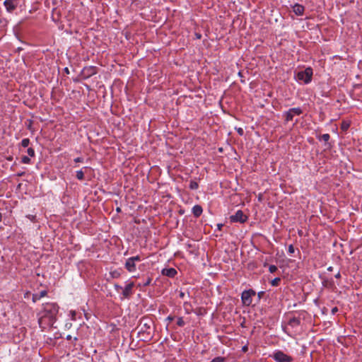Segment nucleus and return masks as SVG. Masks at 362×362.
Instances as JSON below:
<instances>
[{
  "label": "nucleus",
  "instance_id": "f257e3e1",
  "mask_svg": "<svg viewBox=\"0 0 362 362\" xmlns=\"http://www.w3.org/2000/svg\"><path fill=\"white\" fill-rule=\"evenodd\" d=\"M59 308L54 303H47L43 305V310L39 314L38 324L44 329L46 326L52 325L58 313Z\"/></svg>",
  "mask_w": 362,
  "mask_h": 362
},
{
  "label": "nucleus",
  "instance_id": "f03ea898",
  "mask_svg": "<svg viewBox=\"0 0 362 362\" xmlns=\"http://www.w3.org/2000/svg\"><path fill=\"white\" fill-rule=\"evenodd\" d=\"M134 284L133 282L127 284L124 288L115 284V288L116 289L117 292L119 293H121L122 296L121 297L122 299L125 298H129L132 293V288L134 287Z\"/></svg>",
  "mask_w": 362,
  "mask_h": 362
},
{
  "label": "nucleus",
  "instance_id": "7ed1b4c3",
  "mask_svg": "<svg viewBox=\"0 0 362 362\" xmlns=\"http://www.w3.org/2000/svg\"><path fill=\"white\" fill-rule=\"evenodd\" d=\"M313 70L311 68H307L303 71L298 72L296 78L298 81L304 83H308L311 81Z\"/></svg>",
  "mask_w": 362,
  "mask_h": 362
},
{
  "label": "nucleus",
  "instance_id": "20e7f679",
  "mask_svg": "<svg viewBox=\"0 0 362 362\" xmlns=\"http://www.w3.org/2000/svg\"><path fill=\"white\" fill-rule=\"evenodd\" d=\"M255 291L252 289L244 291L241 295V299L243 305L246 306L250 305L252 302V297L255 296Z\"/></svg>",
  "mask_w": 362,
  "mask_h": 362
},
{
  "label": "nucleus",
  "instance_id": "39448f33",
  "mask_svg": "<svg viewBox=\"0 0 362 362\" xmlns=\"http://www.w3.org/2000/svg\"><path fill=\"white\" fill-rule=\"evenodd\" d=\"M302 114V110L300 107H293L289 109L288 111L284 113L285 120L286 122L292 121L294 116L300 115Z\"/></svg>",
  "mask_w": 362,
  "mask_h": 362
},
{
  "label": "nucleus",
  "instance_id": "423d86ee",
  "mask_svg": "<svg viewBox=\"0 0 362 362\" xmlns=\"http://www.w3.org/2000/svg\"><path fill=\"white\" fill-rule=\"evenodd\" d=\"M273 358L276 362H291L292 358L281 351H277L273 354Z\"/></svg>",
  "mask_w": 362,
  "mask_h": 362
},
{
  "label": "nucleus",
  "instance_id": "0eeeda50",
  "mask_svg": "<svg viewBox=\"0 0 362 362\" xmlns=\"http://www.w3.org/2000/svg\"><path fill=\"white\" fill-rule=\"evenodd\" d=\"M247 219V216L245 215L241 210L237 211L234 215L230 216V221L232 222L245 223Z\"/></svg>",
  "mask_w": 362,
  "mask_h": 362
},
{
  "label": "nucleus",
  "instance_id": "6e6552de",
  "mask_svg": "<svg viewBox=\"0 0 362 362\" xmlns=\"http://www.w3.org/2000/svg\"><path fill=\"white\" fill-rule=\"evenodd\" d=\"M4 4L8 12H12L17 7V1L16 0H6Z\"/></svg>",
  "mask_w": 362,
  "mask_h": 362
},
{
  "label": "nucleus",
  "instance_id": "1a4fd4ad",
  "mask_svg": "<svg viewBox=\"0 0 362 362\" xmlns=\"http://www.w3.org/2000/svg\"><path fill=\"white\" fill-rule=\"evenodd\" d=\"M161 274L168 277L173 278L177 274V271L174 268H164L162 269Z\"/></svg>",
  "mask_w": 362,
  "mask_h": 362
},
{
  "label": "nucleus",
  "instance_id": "9d476101",
  "mask_svg": "<svg viewBox=\"0 0 362 362\" xmlns=\"http://www.w3.org/2000/svg\"><path fill=\"white\" fill-rule=\"evenodd\" d=\"M125 268L129 272H133L136 270V263L133 261V259L129 258L127 259L125 262Z\"/></svg>",
  "mask_w": 362,
  "mask_h": 362
},
{
  "label": "nucleus",
  "instance_id": "9b49d317",
  "mask_svg": "<svg viewBox=\"0 0 362 362\" xmlns=\"http://www.w3.org/2000/svg\"><path fill=\"white\" fill-rule=\"evenodd\" d=\"M304 7L300 4H295L293 7V12L298 16H302L304 13Z\"/></svg>",
  "mask_w": 362,
  "mask_h": 362
},
{
  "label": "nucleus",
  "instance_id": "f8f14e48",
  "mask_svg": "<svg viewBox=\"0 0 362 362\" xmlns=\"http://www.w3.org/2000/svg\"><path fill=\"white\" fill-rule=\"evenodd\" d=\"M47 295L46 291H42L39 293H35L33 295V301L35 303L39 300L41 298L45 297Z\"/></svg>",
  "mask_w": 362,
  "mask_h": 362
},
{
  "label": "nucleus",
  "instance_id": "ddd939ff",
  "mask_svg": "<svg viewBox=\"0 0 362 362\" xmlns=\"http://www.w3.org/2000/svg\"><path fill=\"white\" fill-rule=\"evenodd\" d=\"M202 208L199 205H195L192 208V213L196 217H199L202 214Z\"/></svg>",
  "mask_w": 362,
  "mask_h": 362
},
{
  "label": "nucleus",
  "instance_id": "4468645a",
  "mask_svg": "<svg viewBox=\"0 0 362 362\" xmlns=\"http://www.w3.org/2000/svg\"><path fill=\"white\" fill-rule=\"evenodd\" d=\"M151 281L152 278L150 276H147V278L143 282H140L137 284V287L141 289L142 288L148 286L151 284Z\"/></svg>",
  "mask_w": 362,
  "mask_h": 362
},
{
  "label": "nucleus",
  "instance_id": "2eb2a0df",
  "mask_svg": "<svg viewBox=\"0 0 362 362\" xmlns=\"http://www.w3.org/2000/svg\"><path fill=\"white\" fill-rule=\"evenodd\" d=\"M95 74V69L93 67L86 68L83 70L84 76H89Z\"/></svg>",
  "mask_w": 362,
  "mask_h": 362
},
{
  "label": "nucleus",
  "instance_id": "dca6fc26",
  "mask_svg": "<svg viewBox=\"0 0 362 362\" xmlns=\"http://www.w3.org/2000/svg\"><path fill=\"white\" fill-rule=\"evenodd\" d=\"M300 320L297 317H292L288 321V325L292 326V327H295V326H298L300 325Z\"/></svg>",
  "mask_w": 362,
  "mask_h": 362
},
{
  "label": "nucleus",
  "instance_id": "f3484780",
  "mask_svg": "<svg viewBox=\"0 0 362 362\" xmlns=\"http://www.w3.org/2000/svg\"><path fill=\"white\" fill-rule=\"evenodd\" d=\"M350 126V123L348 121H343L341 124V128L343 131H346Z\"/></svg>",
  "mask_w": 362,
  "mask_h": 362
},
{
  "label": "nucleus",
  "instance_id": "a211bd4d",
  "mask_svg": "<svg viewBox=\"0 0 362 362\" xmlns=\"http://www.w3.org/2000/svg\"><path fill=\"white\" fill-rule=\"evenodd\" d=\"M76 178L79 180H82L84 178V173L82 170L76 171Z\"/></svg>",
  "mask_w": 362,
  "mask_h": 362
},
{
  "label": "nucleus",
  "instance_id": "6ab92c4d",
  "mask_svg": "<svg viewBox=\"0 0 362 362\" xmlns=\"http://www.w3.org/2000/svg\"><path fill=\"white\" fill-rule=\"evenodd\" d=\"M199 185H198V183L195 181H190V183H189V188L191 189H197L198 188Z\"/></svg>",
  "mask_w": 362,
  "mask_h": 362
},
{
  "label": "nucleus",
  "instance_id": "aec40b11",
  "mask_svg": "<svg viewBox=\"0 0 362 362\" xmlns=\"http://www.w3.org/2000/svg\"><path fill=\"white\" fill-rule=\"evenodd\" d=\"M30 144V139H23L22 141H21V146L24 148L25 147H28V145Z\"/></svg>",
  "mask_w": 362,
  "mask_h": 362
},
{
  "label": "nucleus",
  "instance_id": "412c9836",
  "mask_svg": "<svg viewBox=\"0 0 362 362\" xmlns=\"http://www.w3.org/2000/svg\"><path fill=\"white\" fill-rule=\"evenodd\" d=\"M281 281V279L277 277V278H275L272 281H271V284L273 286H277L279 284Z\"/></svg>",
  "mask_w": 362,
  "mask_h": 362
},
{
  "label": "nucleus",
  "instance_id": "4be33fe9",
  "mask_svg": "<svg viewBox=\"0 0 362 362\" xmlns=\"http://www.w3.org/2000/svg\"><path fill=\"white\" fill-rule=\"evenodd\" d=\"M21 162L24 164H29L30 159L28 156H24L22 157Z\"/></svg>",
  "mask_w": 362,
  "mask_h": 362
},
{
  "label": "nucleus",
  "instance_id": "5701e85b",
  "mask_svg": "<svg viewBox=\"0 0 362 362\" xmlns=\"http://www.w3.org/2000/svg\"><path fill=\"white\" fill-rule=\"evenodd\" d=\"M330 136L329 134H324L321 136V139L325 142H327L329 140Z\"/></svg>",
  "mask_w": 362,
  "mask_h": 362
},
{
  "label": "nucleus",
  "instance_id": "b1692460",
  "mask_svg": "<svg viewBox=\"0 0 362 362\" xmlns=\"http://www.w3.org/2000/svg\"><path fill=\"white\" fill-rule=\"evenodd\" d=\"M177 325L179 326V327H183L185 323V321L183 320L182 317H179L177 319Z\"/></svg>",
  "mask_w": 362,
  "mask_h": 362
},
{
  "label": "nucleus",
  "instance_id": "393cba45",
  "mask_svg": "<svg viewBox=\"0 0 362 362\" xmlns=\"http://www.w3.org/2000/svg\"><path fill=\"white\" fill-rule=\"evenodd\" d=\"M27 153H28V156H30V157H34L35 155V151L33 148H28L27 150Z\"/></svg>",
  "mask_w": 362,
  "mask_h": 362
},
{
  "label": "nucleus",
  "instance_id": "a878e982",
  "mask_svg": "<svg viewBox=\"0 0 362 362\" xmlns=\"http://www.w3.org/2000/svg\"><path fill=\"white\" fill-rule=\"evenodd\" d=\"M276 270H277V267L275 265H270L269 267V271L271 273H274L275 272H276Z\"/></svg>",
  "mask_w": 362,
  "mask_h": 362
},
{
  "label": "nucleus",
  "instance_id": "bb28decb",
  "mask_svg": "<svg viewBox=\"0 0 362 362\" xmlns=\"http://www.w3.org/2000/svg\"><path fill=\"white\" fill-rule=\"evenodd\" d=\"M136 263V262L141 261V257L139 255L130 257Z\"/></svg>",
  "mask_w": 362,
  "mask_h": 362
},
{
  "label": "nucleus",
  "instance_id": "cd10ccee",
  "mask_svg": "<svg viewBox=\"0 0 362 362\" xmlns=\"http://www.w3.org/2000/svg\"><path fill=\"white\" fill-rule=\"evenodd\" d=\"M288 251L289 253H293L294 252V247L292 245H290L288 246Z\"/></svg>",
  "mask_w": 362,
  "mask_h": 362
},
{
  "label": "nucleus",
  "instance_id": "c85d7f7f",
  "mask_svg": "<svg viewBox=\"0 0 362 362\" xmlns=\"http://www.w3.org/2000/svg\"><path fill=\"white\" fill-rule=\"evenodd\" d=\"M83 160V159L81 157H78L74 159V162H76V163L82 162Z\"/></svg>",
  "mask_w": 362,
  "mask_h": 362
},
{
  "label": "nucleus",
  "instance_id": "c756f323",
  "mask_svg": "<svg viewBox=\"0 0 362 362\" xmlns=\"http://www.w3.org/2000/svg\"><path fill=\"white\" fill-rule=\"evenodd\" d=\"M238 132L240 135H243L244 134V131L242 128L238 129Z\"/></svg>",
  "mask_w": 362,
  "mask_h": 362
},
{
  "label": "nucleus",
  "instance_id": "7c9ffc66",
  "mask_svg": "<svg viewBox=\"0 0 362 362\" xmlns=\"http://www.w3.org/2000/svg\"><path fill=\"white\" fill-rule=\"evenodd\" d=\"M173 319H174V317H172V316H168V317H167V319H166V320L170 322V321H173Z\"/></svg>",
  "mask_w": 362,
  "mask_h": 362
},
{
  "label": "nucleus",
  "instance_id": "2f4dec72",
  "mask_svg": "<svg viewBox=\"0 0 362 362\" xmlns=\"http://www.w3.org/2000/svg\"><path fill=\"white\" fill-rule=\"evenodd\" d=\"M341 277V274H340V272H339L336 275H335V278L337 279H339Z\"/></svg>",
  "mask_w": 362,
  "mask_h": 362
},
{
  "label": "nucleus",
  "instance_id": "473e14b6",
  "mask_svg": "<svg viewBox=\"0 0 362 362\" xmlns=\"http://www.w3.org/2000/svg\"><path fill=\"white\" fill-rule=\"evenodd\" d=\"M180 297L181 298H183L185 297V293H183V292H180Z\"/></svg>",
  "mask_w": 362,
  "mask_h": 362
},
{
  "label": "nucleus",
  "instance_id": "72a5a7b5",
  "mask_svg": "<svg viewBox=\"0 0 362 362\" xmlns=\"http://www.w3.org/2000/svg\"><path fill=\"white\" fill-rule=\"evenodd\" d=\"M64 71H65L66 74H69V69H68L67 67H66V68L64 69Z\"/></svg>",
  "mask_w": 362,
  "mask_h": 362
},
{
  "label": "nucleus",
  "instance_id": "f704fd0d",
  "mask_svg": "<svg viewBox=\"0 0 362 362\" xmlns=\"http://www.w3.org/2000/svg\"><path fill=\"white\" fill-rule=\"evenodd\" d=\"M327 270L329 271V272H332L333 270V267H329L327 268Z\"/></svg>",
  "mask_w": 362,
  "mask_h": 362
},
{
  "label": "nucleus",
  "instance_id": "c9c22d12",
  "mask_svg": "<svg viewBox=\"0 0 362 362\" xmlns=\"http://www.w3.org/2000/svg\"><path fill=\"white\" fill-rule=\"evenodd\" d=\"M116 211H117V212H120V211H121V209H120L119 207H117V208L116 209Z\"/></svg>",
  "mask_w": 362,
  "mask_h": 362
},
{
  "label": "nucleus",
  "instance_id": "e433bc0d",
  "mask_svg": "<svg viewBox=\"0 0 362 362\" xmlns=\"http://www.w3.org/2000/svg\"><path fill=\"white\" fill-rule=\"evenodd\" d=\"M9 160H12V157H10L8 158Z\"/></svg>",
  "mask_w": 362,
  "mask_h": 362
},
{
  "label": "nucleus",
  "instance_id": "4c0bfd02",
  "mask_svg": "<svg viewBox=\"0 0 362 362\" xmlns=\"http://www.w3.org/2000/svg\"><path fill=\"white\" fill-rule=\"evenodd\" d=\"M247 349V348L245 346L243 347V350L245 351Z\"/></svg>",
  "mask_w": 362,
  "mask_h": 362
},
{
  "label": "nucleus",
  "instance_id": "58836bf2",
  "mask_svg": "<svg viewBox=\"0 0 362 362\" xmlns=\"http://www.w3.org/2000/svg\"><path fill=\"white\" fill-rule=\"evenodd\" d=\"M1 221V214H0V221Z\"/></svg>",
  "mask_w": 362,
  "mask_h": 362
}]
</instances>
